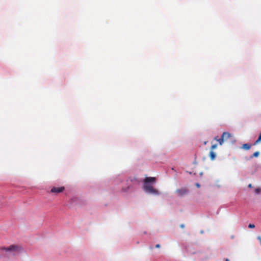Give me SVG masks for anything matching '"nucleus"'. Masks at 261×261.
I'll use <instances>...</instances> for the list:
<instances>
[{
    "mask_svg": "<svg viewBox=\"0 0 261 261\" xmlns=\"http://www.w3.org/2000/svg\"><path fill=\"white\" fill-rule=\"evenodd\" d=\"M220 208H218L217 212H216V214L218 215L219 214V212H220Z\"/></svg>",
    "mask_w": 261,
    "mask_h": 261,
    "instance_id": "obj_23",
    "label": "nucleus"
},
{
    "mask_svg": "<svg viewBox=\"0 0 261 261\" xmlns=\"http://www.w3.org/2000/svg\"><path fill=\"white\" fill-rule=\"evenodd\" d=\"M248 188H252V185L251 184H249L248 186Z\"/></svg>",
    "mask_w": 261,
    "mask_h": 261,
    "instance_id": "obj_25",
    "label": "nucleus"
},
{
    "mask_svg": "<svg viewBox=\"0 0 261 261\" xmlns=\"http://www.w3.org/2000/svg\"><path fill=\"white\" fill-rule=\"evenodd\" d=\"M227 137V136H225V137H224V140H225V138Z\"/></svg>",
    "mask_w": 261,
    "mask_h": 261,
    "instance_id": "obj_32",
    "label": "nucleus"
},
{
    "mask_svg": "<svg viewBox=\"0 0 261 261\" xmlns=\"http://www.w3.org/2000/svg\"><path fill=\"white\" fill-rule=\"evenodd\" d=\"M188 173H189V174H192V172H191V171L188 172Z\"/></svg>",
    "mask_w": 261,
    "mask_h": 261,
    "instance_id": "obj_28",
    "label": "nucleus"
},
{
    "mask_svg": "<svg viewBox=\"0 0 261 261\" xmlns=\"http://www.w3.org/2000/svg\"><path fill=\"white\" fill-rule=\"evenodd\" d=\"M233 238H234V236L232 235V236H231V239H233Z\"/></svg>",
    "mask_w": 261,
    "mask_h": 261,
    "instance_id": "obj_29",
    "label": "nucleus"
},
{
    "mask_svg": "<svg viewBox=\"0 0 261 261\" xmlns=\"http://www.w3.org/2000/svg\"><path fill=\"white\" fill-rule=\"evenodd\" d=\"M200 233L201 234H203V233H204V230H200Z\"/></svg>",
    "mask_w": 261,
    "mask_h": 261,
    "instance_id": "obj_26",
    "label": "nucleus"
},
{
    "mask_svg": "<svg viewBox=\"0 0 261 261\" xmlns=\"http://www.w3.org/2000/svg\"><path fill=\"white\" fill-rule=\"evenodd\" d=\"M65 189L64 186L59 187H53L50 190V192L57 194L63 192Z\"/></svg>",
    "mask_w": 261,
    "mask_h": 261,
    "instance_id": "obj_7",
    "label": "nucleus"
},
{
    "mask_svg": "<svg viewBox=\"0 0 261 261\" xmlns=\"http://www.w3.org/2000/svg\"><path fill=\"white\" fill-rule=\"evenodd\" d=\"M9 245H16L15 244H10Z\"/></svg>",
    "mask_w": 261,
    "mask_h": 261,
    "instance_id": "obj_31",
    "label": "nucleus"
},
{
    "mask_svg": "<svg viewBox=\"0 0 261 261\" xmlns=\"http://www.w3.org/2000/svg\"><path fill=\"white\" fill-rule=\"evenodd\" d=\"M209 156L211 161H214L217 157V153L213 150H211L209 152Z\"/></svg>",
    "mask_w": 261,
    "mask_h": 261,
    "instance_id": "obj_11",
    "label": "nucleus"
},
{
    "mask_svg": "<svg viewBox=\"0 0 261 261\" xmlns=\"http://www.w3.org/2000/svg\"><path fill=\"white\" fill-rule=\"evenodd\" d=\"M137 180V178L135 177H129V178H126L123 174L119 175L115 177H113L111 178L109 181V184L114 185V186L118 185L123 181H126V184L129 181L130 182H133L135 180Z\"/></svg>",
    "mask_w": 261,
    "mask_h": 261,
    "instance_id": "obj_1",
    "label": "nucleus"
},
{
    "mask_svg": "<svg viewBox=\"0 0 261 261\" xmlns=\"http://www.w3.org/2000/svg\"><path fill=\"white\" fill-rule=\"evenodd\" d=\"M225 136H227V137L225 138V140H227L228 139L232 137L231 134L229 132H223L222 134L221 135L220 138H219V139H218V142H219L220 145H222L224 143V137H225Z\"/></svg>",
    "mask_w": 261,
    "mask_h": 261,
    "instance_id": "obj_5",
    "label": "nucleus"
},
{
    "mask_svg": "<svg viewBox=\"0 0 261 261\" xmlns=\"http://www.w3.org/2000/svg\"><path fill=\"white\" fill-rule=\"evenodd\" d=\"M80 199L76 197H73L71 198L69 200V206L71 207L75 205H77Z\"/></svg>",
    "mask_w": 261,
    "mask_h": 261,
    "instance_id": "obj_8",
    "label": "nucleus"
},
{
    "mask_svg": "<svg viewBox=\"0 0 261 261\" xmlns=\"http://www.w3.org/2000/svg\"><path fill=\"white\" fill-rule=\"evenodd\" d=\"M190 192L189 190L186 188H182L181 189H178L176 191V193H177L179 197H183L185 195H188Z\"/></svg>",
    "mask_w": 261,
    "mask_h": 261,
    "instance_id": "obj_6",
    "label": "nucleus"
},
{
    "mask_svg": "<svg viewBox=\"0 0 261 261\" xmlns=\"http://www.w3.org/2000/svg\"><path fill=\"white\" fill-rule=\"evenodd\" d=\"M252 145L249 143H244L241 148L245 150H249L250 149Z\"/></svg>",
    "mask_w": 261,
    "mask_h": 261,
    "instance_id": "obj_10",
    "label": "nucleus"
},
{
    "mask_svg": "<svg viewBox=\"0 0 261 261\" xmlns=\"http://www.w3.org/2000/svg\"><path fill=\"white\" fill-rule=\"evenodd\" d=\"M261 141L257 138V140L252 144V145H256L260 143Z\"/></svg>",
    "mask_w": 261,
    "mask_h": 261,
    "instance_id": "obj_16",
    "label": "nucleus"
},
{
    "mask_svg": "<svg viewBox=\"0 0 261 261\" xmlns=\"http://www.w3.org/2000/svg\"><path fill=\"white\" fill-rule=\"evenodd\" d=\"M218 146L217 144L215 143L214 144H213L211 147V150H213L214 149H215Z\"/></svg>",
    "mask_w": 261,
    "mask_h": 261,
    "instance_id": "obj_14",
    "label": "nucleus"
},
{
    "mask_svg": "<svg viewBox=\"0 0 261 261\" xmlns=\"http://www.w3.org/2000/svg\"><path fill=\"white\" fill-rule=\"evenodd\" d=\"M259 151H256L254 152L252 155H251L249 158L246 159L247 160H251L253 158H257L259 155Z\"/></svg>",
    "mask_w": 261,
    "mask_h": 261,
    "instance_id": "obj_12",
    "label": "nucleus"
},
{
    "mask_svg": "<svg viewBox=\"0 0 261 261\" xmlns=\"http://www.w3.org/2000/svg\"><path fill=\"white\" fill-rule=\"evenodd\" d=\"M156 181V179L155 177H147L143 180L142 187L153 186Z\"/></svg>",
    "mask_w": 261,
    "mask_h": 261,
    "instance_id": "obj_3",
    "label": "nucleus"
},
{
    "mask_svg": "<svg viewBox=\"0 0 261 261\" xmlns=\"http://www.w3.org/2000/svg\"><path fill=\"white\" fill-rule=\"evenodd\" d=\"M225 261H229V259H228V258H226V259H225Z\"/></svg>",
    "mask_w": 261,
    "mask_h": 261,
    "instance_id": "obj_27",
    "label": "nucleus"
},
{
    "mask_svg": "<svg viewBox=\"0 0 261 261\" xmlns=\"http://www.w3.org/2000/svg\"><path fill=\"white\" fill-rule=\"evenodd\" d=\"M142 189L147 195L159 196L161 194V192L153 186L142 187Z\"/></svg>",
    "mask_w": 261,
    "mask_h": 261,
    "instance_id": "obj_2",
    "label": "nucleus"
},
{
    "mask_svg": "<svg viewBox=\"0 0 261 261\" xmlns=\"http://www.w3.org/2000/svg\"><path fill=\"white\" fill-rule=\"evenodd\" d=\"M257 239L260 241V245H261V237L258 236L257 237Z\"/></svg>",
    "mask_w": 261,
    "mask_h": 261,
    "instance_id": "obj_19",
    "label": "nucleus"
},
{
    "mask_svg": "<svg viewBox=\"0 0 261 261\" xmlns=\"http://www.w3.org/2000/svg\"><path fill=\"white\" fill-rule=\"evenodd\" d=\"M156 248H160V246H155Z\"/></svg>",
    "mask_w": 261,
    "mask_h": 261,
    "instance_id": "obj_30",
    "label": "nucleus"
},
{
    "mask_svg": "<svg viewBox=\"0 0 261 261\" xmlns=\"http://www.w3.org/2000/svg\"><path fill=\"white\" fill-rule=\"evenodd\" d=\"M258 139L261 141V131L260 134L258 135Z\"/></svg>",
    "mask_w": 261,
    "mask_h": 261,
    "instance_id": "obj_21",
    "label": "nucleus"
},
{
    "mask_svg": "<svg viewBox=\"0 0 261 261\" xmlns=\"http://www.w3.org/2000/svg\"><path fill=\"white\" fill-rule=\"evenodd\" d=\"M193 164L194 165H197V164H198V163L196 161V156L195 157L194 160L193 162Z\"/></svg>",
    "mask_w": 261,
    "mask_h": 261,
    "instance_id": "obj_18",
    "label": "nucleus"
},
{
    "mask_svg": "<svg viewBox=\"0 0 261 261\" xmlns=\"http://www.w3.org/2000/svg\"><path fill=\"white\" fill-rule=\"evenodd\" d=\"M20 246H10L8 247H3L1 250L5 251L7 253H15L19 250Z\"/></svg>",
    "mask_w": 261,
    "mask_h": 261,
    "instance_id": "obj_4",
    "label": "nucleus"
},
{
    "mask_svg": "<svg viewBox=\"0 0 261 261\" xmlns=\"http://www.w3.org/2000/svg\"><path fill=\"white\" fill-rule=\"evenodd\" d=\"M255 193L256 194H260L261 193V188H257L254 190Z\"/></svg>",
    "mask_w": 261,
    "mask_h": 261,
    "instance_id": "obj_13",
    "label": "nucleus"
},
{
    "mask_svg": "<svg viewBox=\"0 0 261 261\" xmlns=\"http://www.w3.org/2000/svg\"><path fill=\"white\" fill-rule=\"evenodd\" d=\"M218 139H219V137L218 136H216L215 138H214V140H216L217 141H218Z\"/></svg>",
    "mask_w": 261,
    "mask_h": 261,
    "instance_id": "obj_22",
    "label": "nucleus"
},
{
    "mask_svg": "<svg viewBox=\"0 0 261 261\" xmlns=\"http://www.w3.org/2000/svg\"><path fill=\"white\" fill-rule=\"evenodd\" d=\"M203 172H201L199 173V175H200V176H202L203 175Z\"/></svg>",
    "mask_w": 261,
    "mask_h": 261,
    "instance_id": "obj_24",
    "label": "nucleus"
},
{
    "mask_svg": "<svg viewBox=\"0 0 261 261\" xmlns=\"http://www.w3.org/2000/svg\"><path fill=\"white\" fill-rule=\"evenodd\" d=\"M127 186L125 187H122L121 188V189L120 190L121 193H128L130 189L133 188V186L132 184H129L127 183Z\"/></svg>",
    "mask_w": 261,
    "mask_h": 261,
    "instance_id": "obj_9",
    "label": "nucleus"
},
{
    "mask_svg": "<svg viewBox=\"0 0 261 261\" xmlns=\"http://www.w3.org/2000/svg\"><path fill=\"white\" fill-rule=\"evenodd\" d=\"M255 225L252 223H250L248 225V227L249 228H255Z\"/></svg>",
    "mask_w": 261,
    "mask_h": 261,
    "instance_id": "obj_15",
    "label": "nucleus"
},
{
    "mask_svg": "<svg viewBox=\"0 0 261 261\" xmlns=\"http://www.w3.org/2000/svg\"><path fill=\"white\" fill-rule=\"evenodd\" d=\"M185 224H181L180 225V228H185Z\"/></svg>",
    "mask_w": 261,
    "mask_h": 261,
    "instance_id": "obj_20",
    "label": "nucleus"
},
{
    "mask_svg": "<svg viewBox=\"0 0 261 261\" xmlns=\"http://www.w3.org/2000/svg\"><path fill=\"white\" fill-rule=\"evenodd\" d=\"M195 186L196 187V188H199L201 187V185L199 182H196L195 183Z\"/></svg>",
    "mask_w": 261,
    "mask_h": 261,
    "instance_id": "obj_17",
    "label": "nucleus"
}]
</instances>
